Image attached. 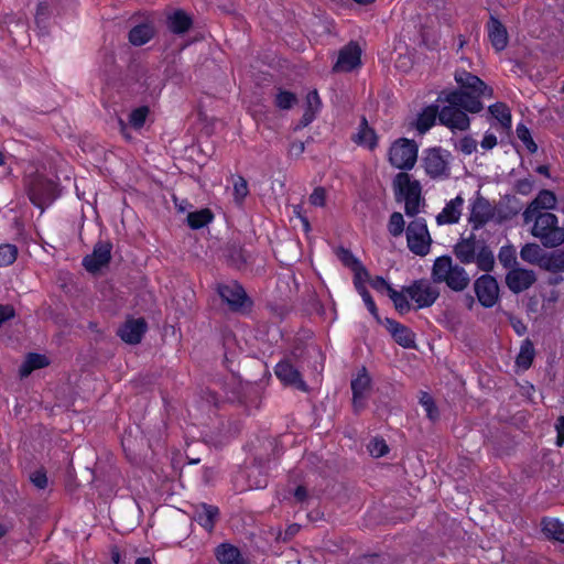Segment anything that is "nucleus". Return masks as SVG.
I'll return each instance as SVG.
<instances>
[{"mask_svg": "<svg viewBox=\"0 0 564 564\" xmlns=\"http://www.w3.org/2000/svg\"><path fill=\"white\" fill-rule=\"evenodd\" d=\"M455 80L458 84V88L446 90V94L452 96L453 101H463L465 110L470 113H478L482 110L481 97L491 98L494 96V89L490 86L478 76L465 69L456 70Z\"/></svg>", "mask_w": 564, "mask_h": 564, "instance_id": "1", "label": "nucleus"}, {"mask_svg": "<svg viewBox=\"0 0 564 564\" xmlns=\"http://www.w3.org/2000/svg\"><path fill=\"white\" fill-rule=\"evenodd\" d=\"M453 253L462 264L476 263L484 272H491L495 268V256L485 240H477L471 232L469 237H460L453 247Z\"/></svg>", "mask_w": 564, "mask_h": 564, "instance_id": "2", "label": "nucleus"}, {"mask_svg": "<svg viewBox=\"0 0 564 564\" xmlns=\"http://www.w3.org/2000/svg\"><path fill=\"white\" fill-rule=\"evenodd\" d=\"M431 279L434 283H445L454 292H463L470 283L465 268L454 264L452 257L447 254L434 260Z\"/></svg>", "mask_w": 564, "mask_h": 564, "instance_id": "3", "label": "nucleus"}, {"mask_svg": "<svg viewBox=\"0 0 564 564\" xmlns=\"http://www.w3.org/2000/svg\"><path fill=\"white\" fill-rule=\"evenodd\" d=\"M557 223L556 215L539 213L531 234L540 238L545 248H555L564 242V227H558Z\"/></svg>", "mask_w": 564, "mask_h": 564, "instance_id": "4", "label": "nucleus"}, {"mask_svg": "<svg viewBox=\"0 0 564 564\" xmlns=\"http://www.w3.org/2000/svg\"><path fill=\"white\" fill-rule=\"evenodd\" d=\"M438 100L448 102L447 106H444L438 113V120L442 124L446 126L451 130H459L465 131L470 126V119L467 116L465 110V105L463 101H453L452 96L446 94V90H443Z\"/></svg>", "mask_w": 564, "mask_h": 564, "instance_id": "5", "label": "nucleus"}, {"mask_svg": "<svg viewBox=\"0 0 564 564\" xmlns=\"http://www.w3.org/2000/svg\"><path fill=\"white\" fill-rule=\"evenodd\" d=\"M419 147L414 140L400 138L389 149V162L399 170H411L417 160Z\"/></svg>", "mask_w": 564, "mask_h": 564, "instance_id": "6", "label": "nucleus"}, {"mask_svg": "<svg viewBox=\"0 0 564 564\" xmlns=\"http://www.w3.org/2000/svg\"><path fill=\"white\" fill-rule=\"evenodd\" d=\"M31 203L44 212L58 196V185L43 176L34 177L28 188Z\"/></svg>", "mask_w": 564, "mask_h": 564, "instance_id": "7", "label": "nucleus"}, {"mask_svg": "<svg viewBox=\"0 0 564 564\" xmlns=\"http://www.w3.org/2000/svg\"><path fill=\"white\" fill-rule=\"evenodd\" d=\"M409 250L420 257L430 252L432 238L424 218L410 221L405 230Z\"/></svg>", "mask_w": 564, "mask_h": 564, "instance_id": "8", "label": "nucleus"}, {"mask_svg": "<svg viewBox=\"0 0 564 564\" xmlns=\"http://www.w3.org/2000/svg\"><path fill=\"white\" fill-rule=\"evenodd\" d=\"M478 303L485 308L494 307L500 300V288L497 279L485 272L473 284Z\"/></svg>", "mask_w": 564, "mask_h": 564, "instance_id": "9", "label": "nucleus"}, {"mask_svg": "<svg viewBox=\"0 0 564 564\" xmlns=\"http://www.w3.org/2000/svg\"><path fill=\"white\" fill-rule=\"evenodd\" d=\"M449 156L451 152L443 150L441 147L427 149L422 159L425 173L432 178L447 177L449 175Z\"/></svg>", "mask_w": 564, "mask_h": 564, "instance_id": "10", "label": "nucleus"}, {"mask_svg": "<svg viewBox=\"0 0 564 564\" xmlns=\"http://www.w3.org/2000/svg\"><path fill=\"white\" fill-rule=\"evenodd\" d=\"M403 291L415 301L416 308L432 306L440 296V291L425 279L414 280Z\"/></svg>", "mask_w": 564, "mask_h": 564, "instance_id": "11", "label": "nucleus"}, {"mask_svg": "<svg viewBox=\"0 0 564 564\" xmlns=\"http://www.w3.org/2000/svg\"><path fill=\"white\" fill-rule=\"evenodd\" d=\"M218 294L232 312H245L253 304L242 285L237 282L219 285Z\"/></svg>", "mask_w": 564, "mask_h": 564, "instance_id": "12", "label": "nucleus"}, {"mask_svg": "<svg viewBox=\"0 0 564 564\" xmlns=\"http://www.w3.org/2000/svg\"><path fill=\"white\" fill-rule=\"evenodd\" d=\"M112 243L109 240H99L95 243L93 252L83 258V267L89 273H97L111 261Z\"/></svg>", "mask_w": 564, "mask_h": 564, "instance_id": "13", "label": "nucleus"}, {"mask_svg": "<svg viewBox=\"0 0 564 564\" xmlns=\"http://www.w3.org/2000/svg\"><path fill=\"white\" fill-rule=\"evenodd\" d=\"M505 281L512 293L519 294L536 282V275L533 270L517 267L507 272Z\"/></svg>", "mask_w": 564, "mask_h": 564, "instance_id": "14", "label": "nucleus"}, {"mask_svg": "<svg viewBox=\"0 0 564 564\" xmlns=\"http://www.w3.org/2000/svg\"><path fill=\"white\" fill-rule=\"evenodd\" d=\"M12 229V242L2 243V264L10 265L12 264L17 258L19 252V242H25V230L24 224L18 217L13 218L11 224Z\"/></svg>", "mask_w": 564, "mask_h": 564, "instance_id": "15", "label": "nucleus"}, {"mask_svg": "<svg viewBox=\"0 0 564 564\" xmlns=\"http://www.w3.org/2000/svg\"><path fill=\"white\" fill-rule=\"evenodd\" d=\"M496 216V207L491 206L490 202L478 195L471 204L469 223L474 230L482 228L489 220Z\"/></svg>", "mask_w": 564, "mask_h": 564, "instance_id": "16", "label": "nucleus"}, {"mask_svg": "<svg viewBox=\"0 0 564 564\" xmlns=\"http://www.w3.org/2000/svg\"><path fill=\"white\" fill-rule=\"evenodd\" d=\"M361 64V48L356 42L345 45L333 66V73L351 72Z\"/></svg>", "mask_w": 564, "mask_h": 564, "instance_id": "17", "label": "nucleus"}, {"mask_svg": "<svg viewBox=\"0 0 564 564\" xmlns=\"http://www.w3.org/2000/svg\"><path fill=\"white\" fill-rule=\"evenodd\" d=\"M148 330V324L143 317L127 319L117 330L122 341L137 345L141 343Z\"/></svg>", "mask_w": 564, "mask_h": 564, "instance_id": "18", "label": "nucleus"}, {"mask_svg": "<svg viewBox=\"0 0 564 564\" xmlns=\"http://www.w3.org/2000/svg\"><path fill=\"white\" fill-rule=\"evenodd\" d=\"M2 544H4L7 552L12 550V546L18 549V555H22L28 553L29 549V541L24 536V532L22 530V525H20L18 529L13 523H2ZM14 555V552L11 551Z\"/></svg>", "mask_w": 564, "mask_h": 564, "instance_id": "19", "label": "nucleus"}, {"mask_svg": "<svg viewBox=\"0 0 564 564\" xmlns=\"http://www.w3.org/2000/svg\"><path fill=\"white\" fill-rule=\"evenodd\" d=\"M393 186L397 200H406L408 198H421V184L416 180H411V176L401 172L395 175Z\"/></svg>", "mask_w": 564, "mask_h": 564, "instance_id": "20", "label": "nucleus"}, {"mask_svg": "<svg viewBox=\"0 0 564 564\" xmlns=\"http://www.w3.org/2000/svg\"><path fill=\"white\" fill-rule=\"evenodd\" d=\"M274 373L285 386L295 387L304 392L308 390L307 384L302 379L301 372L288 359L276 364Z\"/></svg>", "mask_w": 564, "mask_h": 564, "instance_id": "21", "label": "nucleus"}, {"mask_svg": "<svg viewBox=\"0 0 564 564\" xmlns=\"http://www.w3.org/2000/svg\"><path fill=\"white\" fill-rule=\"evenodd\" d=\"M220 511L217 506L200 502L194 506L193 519L207 532L214 531L216 522L219 520Z\"/></svg>", "mask_w": 564, "mask_h": 564, "instance_id": "22", "label": "nucleus"}, {"mask_svg": "<svg viewBox=\"0 0 564 564\" xmlns=\"http://www.w3.org/2000/svg\"><path fill=\"white\" fill-rule=\"evenodd\" d=\"M384 326L398 345L403 348L415 347V334L408 326L389 317L384 318Z\"/></svg>", "mask_w": 564, "mask_h": 564, "instance_id": "23", "label": "nucleus"}, {"mask_svg": "<svg viewBox=\"0 0 564 564\" xmlns=\"http://www.w3.org/2000/svg\"><path fill=\"white\" fill-rule=\"evenodd\" d=\"M194 24L193 17L183 9H176L166 14L165 25L175 35H184Z\"/></svg>", "mask_w": 564, "mask_h": 564, "instance_id": "24", "label": "nucleus"}, {"mask_svg": "<svg viewBox=\"0 0 564 564\" xmlns=\"http://www.w3.org/2000/svg\"><path fill=\"white\" fill-rule=\"evenodd\" d=\"M488 30V39L492 45V47L497 52L503 51L509 43V35L507 28L502 24V22L495 15H490L489 21L487 23Z\"/></svg>", "mask_w": 564, "mask_h": 564, "instance_id": "25", "label": "nucleus"}, {"mask_svg": "<svg viewBox=\"0 0 564 564\" xmlns=\"http://www.w3.org/2000/svg\"><path fill=\"white\" fill-rule=\"evenodd\" d=\"M522 209L521 202L513 195H506L496 207L498 223H503L516 217Z\"/></svg>", "mask_w": 564, "mask_h": 564, "instance_id": "26", "label": "nucleus"}, {"mask_svg": "<svg viewBox=\"0 0 564 564\" xmlns=\"http://www.w3.org/2000/svg\"><path fill=\"white\" fill-rule=\"evenodd\" d=\"M215 556L220 564H250L240 550L230 543L219 544L215 549Z\"/></svg>", "mask_w": 564, "mask_h": 564, "instance_id": "27", "label": "nucleus"}, {"mask_svg": "<svg viewBox=\"0 0 564 564\" xmlns=\"http://www.w3.org/2000/svg\"><path fill=\"white\" fill-rule=\"evenodd\" d=\"M2 24L7 25V31L14 44H23L28 40V23L22 18L7 14Z\"/></svg>", "mask_w": 564, "mask_h": 564, "instance_id": "28", "label": "nucleus"}, {"mask_svg": "<svg viewBox=\"0 0 564 564\" xmlns=\"http://www.w3.org/2000/svg\"><path fill=\"white\" fill-rule=\"evenodd\" d=\"M351 140L361 147L368 148L373 151L378 145V135L373 128L369 127L367 118L361 117L358 132L352 135Z\"/></svg>", "mask_w": 564, "mask_h": 564, "instance_id": "29", "label": "nucleus"}, {"mask_svg": "<svg viewBox=\"0 0 564 564\" xmlns=\"http://www.w3.org/2000/svg\"><path fill=\"white\" fill-rule=\"evenodd\" d=\"M155 35L153 22L147 21L134 25L128 33V40L133 46H142Z\"/></svg>", "mask_w": 564, "mask_h": 564, "instance_id": "30", "label": "nucleus"}, {"mask_svg": "<svg viewBox=\"0 0 564 564\" xmlns=\"http://www.w3.org/2000/svg\"><path fill=\"white\" fill-rule=\"evenodd\" d=\"M51 361L46 355L39 352H29L25 356L24 361L19 368V376L21 378L29 377L34 370L45 368L50 366Z\"/></svg>", "mask_w": 564, "mask_h": 564, "instance_id": "31", "label": "nucleus"}, {"mask_svg": "<svg viewBox=\"0 0 564 564\" xmlns=\"http://www.w3.org/2000/svg\"><path fill=\"white\" fill-rule=\"evenodd\" d=\"M464 203L462 196H456L454 199L448 202L443 210L436 216V223L438 225L456 224L460 218V207Z\"/></svg>", "mask_w": 564, "mask_h": 564, "instance_id": "32", "label": "nucleus"}, {"mask_svg": "<svg viewBox=\"0 0 564 564\" xmlns=\"http://www.w3.org/2000/svg\"><path fill=\"white\" fill-rule=\"evenodd\" d=\"M437 105H431L425 107L422 112L417 115L415 122L412 126L419 131V133L423 134L427 132L434 124L435 120L440 113Z\"/></svg>", "mask_w": 564, "mask_h": 564, "instance_id": "33", "label": "nucleus"}, {"mask_svg": "<svg viewBox=\"0 0 564 564\" xmlns=\"http://www.w3.org/2000/svg\"><path fill=\"white\" fill-rule=\"evenodd\" d=\"M541 527L547 539L564 543V523L558 519L544 517L541 520Z\"/></svg>", "mask_w": 564, "mask_h": 564, "instance_id": "34", "label": "nucleus"}, {"mask_svg": "<svg viewBox=\"0 0 564 564\" xmlns=\"http://www.w3.org/2000/svg\"><path fill=\"white\" fill-rule=\"evenodd\" d=\"M488 111L503 130L509 131L511 129V110L507 104L497 101L488 107Z\"/></svg>", "mask_w": 564, "mask_h": 564, "instance_id": "35", "label": "nucleus"}, {"mask_svg": "<svg viewBox=\"0 0 564 564\" xmlns=\"http://www.w3.org/2000/svg\"><path fill=\"white\" fill-rule=\"evenodd\" d=\"M226 261L228 265L241 270L247 267L248 259L243 248L234 243L226 249Z\"/></svg>", "mask_w": 564, "mask_h": 564, "instance_id": "36", "label": "nucleus"}, {"mask_svg": "<svg viewBox=\"0 0 564 564\" xmlns=\"http://www.w3.org/2000/svg\"><path fill=\"white\" fill-rule=\"evenodd\" d=\"M541 268L553 273L564 272V250L545 252Z\"/></svg>", "mask_w": 564, "mask_h": 564, "instance_id": "37", "label": "nucleus"}, {"mask_svg": "<svg viewBox=\"0 0 564 564\" xmlns=\"http://www.w3.org/2000/svg\"><path fill=\"white\" fill-rule=\"evenodd\" d=\"M214 219V214L209 208H203L197 212L188 213L186 217L187 225L191 229L198 230Z\"/></svg>", "mask_w": 564, "mask_h": 564, "instance_id": "38", "label": "nucleus"}, {"mask_svg": "<svg viewBox=\"0 0 564 564\" xmlns=\"http://www.w3.org/2000/svg\"><path fill=\"white\" fill-rule=\"evenodd\" d=\"M534 356V345L529 338H527L520 346V351L516 358V364L519 368L527 370L532 366Z\"/></svg>", "mask_w": 564, "mask_h": 564, "instance_id": "39", "label": "nucleus"}, {"mask_svg": "<svg viewBox=\"0 0 564 564\" xmlns=\"http://www.w3.org/2000/svg\"><path fill=\"white\" fill-rule=\"evenodd\" d=\"M544 256L545 252L541 249V247L533 242L525 243L520 250V257L523 261L531 264H538L540 267L543 262Z\"/></svg>", "mask_w": 564, "mask_h": 564, "instance_id": "40", "label": "nucleus"}, {"mask_svg": "<svg viewBox=\"0 0 564 564\" xmlns=\"http://www.w3.org/2000/svg\"><path fill=\"white\" fill-rule=\"evenodd\" d=\"M370 378L364 373L351 381L352 402L357 405V401L364 398L365 391L370 387Z\"/></svg>", "mask_w": 564, "mask_h": 564, "instance_id": "41", "label": "nucleus"}, {"mask_svg": "<svg viewBox=\"0 0 564 564\" xmlns=\"http://www.w3.org/2000/svg\"><path fill=\"white\" fill-rule=\"evenodd\" d=\"M498 260L506 269L517 268V253L516 248L512 245L502 246L498 253Z\"/></svg>", "mask_w": 564, "mask_h": 564, "instance_id": "42", "label": "nucleus"}, {"mask_svg": "<svg viewBox=\"0 0 564 564\" xmlns=\"http://www.w3.org/2000/svg\"><path fill=\"white\" fill-rule=\"evenodd\" d=\"M297 104V96L289 90L279 88L275 96L274 105L281 110H289Z\"/></svg>", "mask_w": 564, "mask_h": 564, "instance_id": "43", "label": "nucleus"}, {"mask_svg": "<svg viewBox=\"0 0 564 564\" xmlns=\"http://www.w3.org/2000/svg\"><path fill=\"white\" fill-rule=\"evenodd\" d=\"M532 203L536 206L538 210L553 209L556 205V196L550 189H541Z\"/></svg>", "mask_w": 564, "mask_h": 564, "instance_id": "44", "label": "nucleus"}, {"mask_svg": "<svg viewBox=\"0 0 564 564\" xmlns=\"http://www.w3.org/2000/svg\"><path fill=\"white\" fill-rule=\"evenodd\" d=\"M336 256L345 267L349 268L350 270L355 267L357 270L364 272L365 265L352 254L349 249L340 246L336 250Z\"/></svg>", "mask_w": 564, "mask_h": 564, "instance_id": "45", "label": "nucleus"}, {"mask_svg": "<svg viewBox=\"0 0 564 564\" xmlns=\"http://www.w3.org/2000/svg\"><path fill=\"white\" fill-rule=\"evenodd\" d=\"M420 403L424 408L426 416L432 422H435L440 419L438 408L436 406L433 397L429 392L421 391Z\"/></svg>", "mask_w": 564, "mask_h": 564, "instance_id": "46", "label": "nucleus"}, {"mask_svg": "<svg viewBox=\"0 0 564 564\" xmlns=\"http://www.w3.org/2000/svg\"><path fill=\"white\" fill-rule=\"evenodd\" d=\"M149 113L150 108L148 106H140L133 109L129 115V124L133 129L140 130L141 128H143Z\"/></svg>", "mask_w": 564, "mask_h": 564, "instance_id": "47", "label": "nucleus"}, {"mask_svg": "<svg viewBox=\"0 0 564 564\" xmlns=\"http://www.w3.org/2000/svg\"><path fill=\"white\" fill-rule=\"evenodd\" d=\"M405 292L402 290L401 292L390 289L389 297L394 304V308L401 314H405L411 310V305L405 296Z\"/></svg>", "mask_w": 564, "mask_h": 564, "instance_id": "48", "label": "nucleus"}, {"mask_svg": "<svg viewBox=\"0 0 564 564\" xmlns=\"http://www.w3.org/2000/svg\"><path fill=\"white\" fill-rule=\"evenodd\" d=\"M388 232L392 237H399L403 234L405 221L403 219V216L399 212H393L390 215L389 221H388Z\"/></svg>", "mask_w": 564, "mask_h": 564, "instance_id": "49", "label": "nucleus"}, {"mask_svg": "<svg viewBox=\"0 0 564 564\" xmlns=\"http://www.w3.org/2000/svg\"><path fill=\"white\" fill-rule=\"evenodd\" d=\"M517 137L524 143L527 150L533 154L538 151V145L534 142L530 129L524 123H519L516 129Z\"/></svg>", "mask_w": 564, "mask_h": 564, "instance_id": "50", "label": "nucleus"}, {"mask_svg": "<svg viewBox=\"0 0 564 564\" xmlns=\"http://www.w3.org/2000/svg\"><path fill=\"white\" fill-rule=\"evenodd\" d=\"M248 194H249V188H248L247 180L243 176L238 175L237 180L234 183L235 202L238 204H242V202L248 196Z\"/></svg>", "mask_w": 564, "mask_h": 564, "instance_id": "51", "label": "nucleus"}, {"mask_svg": "<svg viewBox=\"0 0 564 564\" xmlns=\"http://www.w3.org/2000/svg\"><path fill=\"white\" fill-rule=\"evenodd\" d=\"M368 451L372 457L379 458L389 453V446L383 438H373L368 445Z\"/></svg>", "mask_w": 564, "mask_h": 564, "instance_id": "52", "label": "nucleus"}, {"mask_svg": "<svg viewBox=\"0 0 564 564\" xmlns=\"http://www.w3.org/2000/svg\"><path fill=\"white\" fill-rule=\"evenodd\" d=\"M50 17V8L45 2H40L36 8L35 23L44 32H46V25H43Z\"/></svg>", "mask_w": 564, "mask_h": 564, "instance_id": "53", "label": "nucleus"}, {"mask_svg": "<svg viewBox=\"0 0 564 564\" xmlns=\"http://www.w3.org/2000/svg\"><path fill=\"white\" fill-rule=\"evenodd\" d=\"M455 148L462 151L464 154L469 155L477 149V141L470 137H463L458 143L455 144Z\"/></svg>", "mask_w": 564, "mask_h": 564, "instance_id": "54", "label": "nucleus"}, {"mask_svg": "<svg viewBox=\"0 0 564 564\" xmlns=\"http://www.w3.org/2000/svg\"><path fill=\"white\" fill-rule=\"evenodd\" d=\"M30 480L37 489H45L47 486L46 470L43 467L35 469L31 473Z\"/></svg>", "mask_w": 564, "mask_h": 564, "instance_id": "55", "label": "nucleus"}, {"mask_svg": "<svg viewBox=\"0 0 564 564\" xmlns=\"http://www.w3.org/2000/svg\"><path fill=\"white\" fill-rule=\"evenodd\" d=\"M321 107H322V101H321L317 90L316 89L311 90L306 95V109L305 110H311V111L317 113L318 110L321 109Z\"/></svg>", "mask_w": 564, "mask_h": 564, "instance_id": "56", "label": "nucleus"}, {"mask_svg": "<svg viewBox=\"0 0 564 564\" xmlns=\"http://www.w3.org/2000/svg\"><path fill=\"white\" fill-rule=\"evenodd\" d=\"M310 203L316 207H324L326 204V189L322 186L315 187L310 195Z\"/></svg>", "mask_w": 564, "mask_h": 564, "instance_id": "57", "label": "nucleus"}, {"mask_svg": "<svg viewBox=\"0 0 564 564\" xmlns=\"http://www.w3.org/2000/svg\"><path fill=\"white\" fill-rule=\"evenodd\" d=\"M368 282L371 285V288L375 289L378 292L387 291L388 296L390 295V289H393L388 283V281L384 278L380 276V275H376L375 278H369Z\"/></svg>", "mask_w": 564, "mask_h": 564, "instance_id": "58", "label": "nucleus"}, {"mask_svg": "<svg viewBox=\"0 0 564 564\" xmlns=\"http://www.w3.org/2000/svg\"><path fill=\"white\" fill-rule=\"evenodd\" d=\"M534 183L531 178L518 180L514 184V189L521 195H529L533 189Z\"/></svg>", "mask_w": 564, "mask_h": 564, "instance_id": "59", "label": "nucleus"}, {"mask_svg": "<svg viewBox=\"0 0 564 564\" xmlns=\"http://www.w3.org/2000/svg\"><path fill=\"white\" fill-rule=\"evenodd\" d=\"M421 198H408L405 200L404 212L406 216L414 217L419 214Z\"/></svg>", "mask_w": 564, "mask_h": 564, "instance_id": "60", "label": "nucleus"}, {"mask_svg": "<svg viewBox=\"0 0 564 564\" xmlns=\"http://www.w3.org/2000/svg\"><path fill=\"white\" fill-rule=\"evenodd\" d=\"M555 430L557 433L556 445L562 446L564 444V415H560L555 422Z\"/></svg>", "mask_w": 564, "mask_h": 564, "instance_id": "61", "label": "nucleus"}, {"mask_svg": "<svg viewBox=\"0 0 564 564\" xmlns=\"http://www.w3.org/2000/svg\"><path fill=\"white\" fill-rule=\"evenodd\" d=\"M351 271L354 272V284H355V288L357 289V285L359 284H365V280H369L370 278V274H369V271L367 270V268L365 267V270L364 272L362 271H359L357 270L355 267L351 269Z\"/></svg>", "mask_w": 564, "mask_h": 564, "instance_id": "62", "label": "nucleus"}, {"mask_svg": "<svg viewBox=\"0 0 564 564\" xmlns=\"http://www.w3.org/2000/svg\"><path fill=\"white\" fill-rule=\"evenodd\" d=\"M357 292L360 294V296L362 297L365 304L367 307L371 306L372 304H376L370 292L368 291V289L366 288L365 284H359L357 285Z\"/></svg>", "mask_w": 564, "mask_h": 564, "instance_id": "63", "label": "nucleus"}, {"mask_svg": "<svg viewBox=\"0 0 564 564\" xmlns=\"http://www.w3.org/2000/svg\"><path fill=\"white\" fill-rule=\"evenodd\" d=\"M481 148L485 150H491L497 145V137L492 133H486L481 140Z\"/></svg>", "mask_w": 564, "mask_h": 564, "instance_id": "64", "label": "nucleus"}]
</instances>
